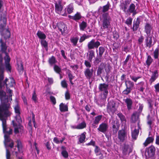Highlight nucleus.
Instances as JSON below:
<instances>
[{"label": "nucleus", "instance_id": "obj_51", "mask_svg": "<svg viewBox=\"0 0 159 159\" xmlns=\"http://www.w3.org/2000/svg\"><path fill=\"white\" fill-rule=\"evenodd\" d=\"M66 73L69 78V80H72L74 79V76L72 75L71 72L70 70H68L67 71Z\"/></svg>", "mask_w": 159, "mask_h": 159}, {"label": "nucleus", "instance_id": "obj_32", "mask_svg": "<svg viewBox=\"0 0 159 159\" xmlns=\"http://www.w3.org/2000/svg\"><path fill=\"white\" fill-rule=\"evenodd\" d=\"M41 44L42 46L47 51L48 50V44L46 40H41Z\"/></svg>", "mask_w": 159, "mask_h": 159}, {"label": "nucleus", "instance_id": "obj_26", "mask_svg": "<svg viewBox=\"0 0 159 159\" xmlns=\"http://www.w3.org/2000/svg\"><path fill=\"white\" fill-rule=\"evenodd\" d=\"M48 61L50 66H52L55 65L57 61L55 57L54 56H52L49 58Z\"/></svg>", "mask_w": 159, "mask_h": 159}, {"label": "nucleus", "instance_id": "obj_57", "mask_svg": "<svg viewBox=\"0 0 159 159\" xmlns=\"http://www.w3.org/2000/svg\"><path fill=\"white\" fill-rule=\"evenodd\" d=\"M20 115V114H16V120L19 124H20V123L22 122V120Z\"/></svg>", "mask_w": 159, "mask_h": 159}, {"label": "nucleus", "instance_id": "obj_15", "mask_svg": "<svg viewBox=\"0 0 159 159\" xmlns=\"http://www.w3.org/2000/svg\"><path fill=\"white\" fill-rule=\"evenodd\" d=\"M145 31L146 33L148 36L145 39V43L146 47H148L149 45V41L148 38V34H149V24L148 23H146L145 26Z\"/></svg>", "mask_w": 159, "mask_h": 159}, {"label": "nucleus", "instance_id": "obj_39", "mask_svg": "<svg viewBox=\"0 0 159 159\" xmlns=\"http://www.w3.org/2000/svg\"><path fill=\"white\" fill-rule=\"evenodd\" d=\"M54 70L57 73L60 74L61 72V68L57 65H54L53 67Z\"/></svg>", "mask_w": 159, "mask_h": 159}, {"label": "nucleus", "instance_id": "obj_50", "mask_svg": "<svg viewBox=\"0 0 159 159\" xmlns=\"http://www.w3.org/2000/svg\"><path fill=\"white\" fill-rule=\"evenodd\" d=\"M132 90V89L126 87L125 89L123 91L122 93L124 95H128L131 93Z\"/></svg>", "mask_w": 159, "mask_h": 159}, {"label": "nucleus", "instance_id": "obj_18", "mask_svg": "<svg viewBox=\"0 0 159 159\" xmlns=\"http://www.w3.org/2000/svg\"><path fill=\"white\" fill-rule=\"evenodd\" d=\"M130 2L129 0H126L124 2L121 3L120 5V9L122 10L124 12H126V10Z\"/></svg>", "mask_w": 159, "mask_h": 159}, {"label": "nucleus", "instance_id": "obj_41", "mask_svg": "<svg viewBox=\"0 0 159 159\" xmlns=\"http://www.w3.org/2000/svg\"><path fill=\"white\" fill-rule=\"evenodd\" d=\"M128 148L129 147L128 145H125L124 146L122 150V153L124 156L126 155L127 154Z\"/></svg>", "mask_w": 159, "mask_h": 159}, {"label": "nucleus", "instance_id": "obj_49", "mask_svg": "<svg viewBox=\"0 0 159 159\" xmlns=\"http://www.w3.org/2000/svg\"><path fill=\"white\" fill-rule=\"evenodd\" d=\"M117 115L122 121H126V120L125 116L121 113H119Z\"/></svg>", "mask_w": 159, "mask_h": 159}, {"label": "nucleus", "instance_id": "obj_5", "mask_svg": "<svg viewBox=\"0 0 159 159\" xmlns=\"http://www.w3.org/2000/svg\"><path fill=\"white\" fill-rule=\"evenodd\" d=\"M2 88H3V87H0V99L2 102V103L0 106H1L3 104H9L10 109V103L8 102V96L6 95L5 92L2 89Z\"/></svg>", "mask_w": 159, "mask_h": 159}, {"label": "nucleus", "instance_id": "obj_45", "mask_svg": "<svg viewBox=\"0 0 159 159\" xmlns=\"http://www.w3.org/2000/svg\"><path fill=\"white\" fill-rule=\"evenodd\" d=\"M9 147L8 146H7L5 147L6 148V157L7 159H10L11 154L9 151L7 149V147ZM19 159H22L20 157H19Z\"/></svg>", "mask_w": 159, "mask_h": 159}, {"label": "nucleus", "instance_id": "obj_55", "mask_svg": "<svg viewBox=\"0 0 159 159\" xmlns=\"http://www.w3.org/2000/svg\"><path fill=\"white\" fill-rule=\"evenodd\" d=\"M6 23L3 22V24H1L0 25V32H2L6 26Z\"/></svg>", "mask_w": 159, "mask_h": 159}, {"label": "nucleus", "instance_id": "obj_20", "mask_svg": "<svg viewBox=\"0 0 159 159\" xmlns=\"http://www.w3.org/2000/svg\"><path fill=\"white\" fill-rule=\"evenodd\" d=\"M102 115H99L95 117L93 123L92 124V126L94 128H96V125L99 124L102 118Z\"/></svg>", "mask_w": 159, "mask_h": 159}, {"label": "nucleus", "instance_id": "obj_36", "mask_svg": "<svg viewBox=\"0 0 159 159\" xmlns=\"http://www.w3.org/2000/svg\"><path fill=\"white\" fill-rule=\"evenodd\" d=\"M81 18L80 13L77 12V13L74 16V20L77 21L80 20Z\"/></svg>", "mask_w": 159, "mask_h": 159}, {"label": "nucleus", "instance_id": "obj_1", "mask_svg": "<svg viewBox=\"0 0 159 159\" xmlns=\"http://www.w3.org/2000/svg\"><path fill=\"white\" fill-rule=\"evenodd\" d=\"M11 114L9 104H3L0 106V120L2 121L3 132L4 134V145L6 147L7 145L12 148L14 146V142L10 138L9 135L12 134V129L7 128L6 124L7 117Z\"/></svg>", "mask_w": 159, "mask_h": 159}, {"label": "nucleus", "instance_id": "obj_37", "mask_svg": "<svg viewBox=\"0 0 159 159\" xmlns=\"http://www.w3.org/2000/svg\"><path fill=\"white\" fill-rule=\"evenodd\" d=\"M6 16V12H5L4 13L1 14V17L0 19L1 20H2L3 22L6 23L7 21V18Z\"/></svg>", "mask_w": 159, "mask_h": 159}, {"label": "nucleus", "instance_id": "obj_62", "mask_svg": "<svg viewBox=\"0 0 159 159\" xmlns=\"http://www.w3.org/2000/svg\"><path fill=\"white\" fill-rule=\"evenodd\" d=\"M65 98L66 100H69L70 98V94L68 91H66L65 93Z\"/></svg>", "mask_w": 159, "mask_h": 159}, {"label": "nucleus", "instance_id": "obj_56", "mask_svg": "<svg viewBox=\"0 0 159 159\" xmlns=\"http://www.w3.org/2000/svg\"><path fill=\"white\" fill-rule=\"evenodd\" d=\"M90 62L89 61H88L85 60L84 61V64L85 66L87 67V68H90L91 67V65L90 63Z\"/></svg>", "mask_w": 159, "mask_h": 159}, {"label": "nucleus", "instance_id": "obj_4", "mask_svg": "<svg viewBox=\"0 0 159 159\" xmlns=\"http://www.w3.org/2000/svg\"><path fill=\"white\" fill-rule=\"evenodd\" d=\"M0 47H1V51L3 53H5L6 54V56L4 57L5 65V66L6 69L7 71L9 72H11V67L9 63L10 59L7 53L6 52V50L7 49V47L6 46V44L4 43L2 40L1 39L0 40Z\"/></svg>", "mask_w": 159, "mask_h": 159}, {"label": "nucleus", "instance_id": "obj_16", "mask_svg": "<svg viewBox=\"0 0 159 159\" xmlns=\"http://www.w3.org/2000/svg\"><path fill=\"white\" fill-rule=\"evenodd\" d=\"M140 17H138L137 18L136 21H134L132 28L133 31H136L139 27V25L140 23Z\"/></svg>", "mask_w": 159, "mask_h": 159}, {"label": "nucleus", "instance_id": "obj_58", "mask_svg": "<svg viewBox=\"0 0 159 159\" xmlns=\"http://www.w3.org/2000/svg\"><path fill=\"white\" fill-rule=\"evenodd\" d=\"M88 38V36H86V35L84 34L81 37L79 40V42L80 43H82L86 39H87Z\"/></svg>", "mask_w": 159, "mask_h": 159}, {"label": "nucleus", "instance_id": "obj_33", "mask_svg": "<svg viewBox=\"0 0 159 159\" xmlns=\"http://www.w3.org/2000/svg\"><path fill=\"white\" fill-rule=\"evenodd\" d=\"M74 6L73 3H70L67 7V11L69 14H70L73 12Z\"/></svg>", "mask_w": 159, "mask_h": 159}, {"label": "nucleus", "instance_id": "obj_46", "mask_svg": "<svg viewBox=\"0 0 159 159\" xmlns=\"http://www.w3.org/2000/svg\"><path fill=\"white\" fill-rule=\"evenodd\" d=\"M94 152L97 156L102 155V153L100 152V149L97 146H95Z\"/></svg>", "mask_w": 159, "mask_h": 159}, {"label": "nucleus", "instance_id": "obj_22", "mask_svg": "<svg viewBox=\"0 0 159 159\" xmlns=\"http://www.w3.org/2000/svg\"><path fill=\"white\" fill-rule=\"evenodd\" d=\"M86 133L85 132H84L80 135L79 138V141L78 142V144H80L84 143L86 138Z\"/></svg>", "mask_w": 159, "mask_h": 159}, {"label": "nucleus", "instance_id": "obj_63", "mask_svg": "<svg viewBox=\"0 0 159 159\" xmlns=\"http://www.w3.org/2000/svg\"><path fill=\"white\" fill-rule=\"evenodd\" d=\"M156 158V155L155 152L150 153V159H155Z\"/></svg>", "mask_w": 159, "mask_h": 159}, {"label": "nucleus", "instance_id": "obj_8", "mask_svg": "<svg viewBox=\"0 0 159 159\" xmlns=\"http://www.w3.org/2000/svg\"><path fill=\"white\" fill-rule=\"evenodd\" d=\"M98 89L100 91L103 92V95L105 98L108 93L109 85L105 83L100 84L98 86Z\"/></svg>", "mask_w": 159, "mask_h": 159}, {"label": "nucleus", "instance_id": "obj_43", "mask_svg": "<svg viewBox=\"0 0 159 159\" xmlns=\"http://www.w3.org/2000/svg\"><path fill=\"white\" fill-rule=\"evenodd\" d=\"M99 55L100 57H102L103 53L105 51V49L104 47H100L99 48Z\"/></svg>", "mask_w": 159, "mask_h": 159}, {"label": "nucleus", "instance_id": "obj_31", "mask_svg": "<svg viewBox=\"0 0 159 159\" xmlns=\"http://www.w3.org/2000/svg\"><path fill=\"white\" fill-rule=\"evenodd\" d=\"M87 26V23L84 21H82L80 24L79 27L81 30L84 31Z\"/></svg>", "mask_w": 159, "mask_h": 159}, {"label": "nucleus", "instance_id": "obj_48", "mask_svg": "<svg viewBox=\"0 0 159 159\" xmlns=\"http://www.w3.org/2000/svg\"><path fill=\"white\" fill-rule=\"evenodd\" d=\"M103 69V67L102 66H100L98 67L97 72V75L98 76H101V74L102 73Z\"/></svg>", "mask_w": 159, "mask_h": 159}, {"label": "nucleus", "instance_id": "obj_47", "mask_svg": "<svg viewBox=\"0 0 159 159\" xmlns=\"http://www.w3.org/2000/svg\"><path fill=\"white\" fill-rule=\"evenodd\" d=\"M132 20L133 19L131 17H129L127 19L125 23L128 26H129L130 25H131Z\"/></svg>", "mask_w": 159, "mask_h": 159}, {"label": "nucleus", "instance_id": "obj_3", "mask_svg": "<svg viewBox=\"0 0 159 159\" xmlns=\"http://www.w3.org/2000/svg\"><path fill=\"white\" fill-rule=\"evenodd\" d=\"M100 18L101 23V29L103 30L111 26L112 19L109 13H104L100 16Z\"/></svg>", "mask_w": 159, "mask_h": 159}, {"label": "nucleus", "instance_id": "obj_52", "mask_svg": "<svg viewBox=\"0 0 159 159\" xmlns=\"http://www.w3.org/2000/svg\"><path fill=\"white\" fill-rule=\"evenodd\" d=\"M153 55L155 59H157L159 56V50L158 49H156L153 52Z\"/></svg>", "mask_w": 159, "mask_h": 159}, {"label": "nucleus", "instance_id": "obj_28", "mask_svg": "<svg viewBox=\"0 0 159 159\" xmlns=\"http://www.w3.org/2000/svg\"><path fill=\"white\" fill-rule=\"evenodd\" d=\"M59 109L61 112L67 111H68V106L66 105L61 103L59 105Z\"/></svg>", "mask_w": 159, "mask_h": 159}, {"label": "nucleus", "instance_id": "obj_10", "mask_svg": "<svg viewBox=\"0 0 159 159\" xmlns=\"http://www.w3.org/2000/svg\"><path fill=\"white\" fill-rule=\"evenodd\" d=\"M138 129L135 128V125L134 124L131 125L132 137L134 140L136 139L138 137L139 133V129H140V126L139 124V123H138Z\"/></svg>", "mask_w": 159, "mask_h": 159}, {"label": "nucleus", "instance_id": "obj_23", "mask_svg": "<svg viewBox=\"0 0 159 159\" xmlns=\"http://www.w3.org/2000/svg\"><path fill=\"white\" fill-rule=\"evenodd\" d=\"M125 102L126 104L128 109L129 110L131 108L133 102L132 100L129 98H127L125 99H124Z\"/></svg>", "mask_w": 159, "mask_h": 159}, {"label": "nucleus", "instance_id": "obj_25", "mask_svg": "<svg viewBox=\"0 0 159 159\" xmlns=\"http://www.w3.org/2000/svg\"><path fill=\"white\" fill-rule=\"evenodd\" d=\"M88 59L90 62H92V59L95 57V52L93 50H89L87 53Z\"/></svg>", "mask_w": 159, "mask_h": 159}, {"label": "nucleus", "instance_id": "obj_44", "mask_svg": "<svg viewBox=\"0 0 159 159\" xmlns=\"http://www.w3.org/2000/svg\"><path fill=\"white\" fill-rule=\"evenodd\" d=\"M102 57H100L98 55V56L96 57L95 59V60L94 61V63L96 64H98L101 61Z\"/></svg>", "mask_w": 159, "mask_h": 159}, {"label": "nucleus", "instance_id": "obj_7", "mask_svg": "<svg viewBox=\"0 0 159 159\" xmlns=\"http://www.w3.org/2000/svg\"><path fill=\"white\" fill-rule=\"evenodd\" d=\"M100 42L98 41H95L94 39L91 40L88 43L87 47L89 50H92L95 48H98L100 45Z\"/></svg>", "mask_w": 159, "mask_h": 159}, {"label": "nucleus", "instance_id": "obj_40", "mask_svg": "<svg viewBox=\"0 0 159 159\" xmlns=\"http://www.w3.org/2000/svg\"><path fill=\"white\" fill-rule=\"evenodd\" d=\"M86 126V124L84 122H83L79 124L76 127V128L77 129H82L85 128Z\"/></svg>", "mask_w": 159, "mask_h": 159}, {"label": "nucleus", "instance_id": "obj_42", "mask_svg": "<svg viewBox=\"0 0 159 159\" xmlns=\"http://www.w3.org/2000/svg\"><path fill=\"white\" fill-rule=\"evenodd\" d=\"M129 77L131 80L135 82H136L139 79L141 78V76H135L132 75H130Z\"/></svg>", "mask_w": 159, "mask_h": 159}, {"label": "nucleus", "instance_id": "obj_6", "mask_svg": "<svg viewBox=\"0 0 159 159\" xmlns=\"http://www.w3.org/2000/svg\"><path fill=\"white\" fill-rule=\"evenodd\" d=\"M111 5L109 2L106 5L103 7H100L98 10V13L100 16H102L104 13H108L107 12L109 10Z\"/></svg>", "mask_w": 159, "mask_h": 159}, {"label": "nucleus", "instance_id": "obj_60", "mask_svg": "<svg viewBox=\"0 0 159 159\" xmlns=\"http://www.w3.org/2000/svg\"><path fill=\"white\" fill-rule=\"evenodd\" d=\"M61 154L62 156L65 158H66L68 157V154L66 150H63L61 152Z\"/></svg>", "mask_w": 159, "mask_h": 159}, {"label": "nucleus", "instance_id": "obj_35", "mask_svg": "<svg viewBox=\"0 0 159 159\" xmlns=\"http://www.w3.org/2000/svg\"><path fill=\"white\" fill-rule=\"evenodd\" d=\"M17 143V147L18 148V151L19 152H21L22 151V145L21 143V141L20 140H17V141H16Z\"/></svg>", "mask_w": 159, "mask_h": 159}, {"label": "nucleus", "instance_id": "obj_2", "mask_svg": "<svg viewBox=\"0 0 159 159\" xmlns=\"http://www.w3.org/2000/svg\"><path fill=\"white\" fill-rule=\"evenodd\" d=\"M3 58L2 54L0 53V87H3L5 88L6 86L8 92L9 93V98H11V100L12 91L9 88L14 87L15 85V82L13 78L11 77L6 78L3 81L4 78L3 73L4 70V65L3 64Z\"/></svg>", "mask_w": 159, "mask_h": 159}, {"label": "nucleus", "instance_id": "obj_61", "mask_svg": "<svg viewBox=\"0 0 159 159\" xmlns=\"http://www.w3.org/2000/svg\"><path fill=\"white\" fill-rule=\"evenodd\" d=\"M6 35L4 36V38L5 39H7L9 38L10 37V31L8 29L6 30Z\"/></svg>", "mask_w": 159, "mask_h": 159}, {"label": "nucleus", "instance_id": "obj_14", "mask_svg": "<svg viewBox=\"0 0 159 159\" xmlns=\"http://www.w3.org/2000/svg\"><path fill=\"white\" fill-rule=\"evenodd\" d=\"M62 9L63 7L60 2L55 3V11L56 13L58 14H61Z\"/></svg>", "mask_w": 159, "mask_h": 159}, {"label": "nucleus", "instance_id": "obj_12", "mask_svg": "<svg viewBox=\"0 0 159 159\" xmlns=\"http://www.w3.org/2000/svg\"><path fill=\"white\" fill-rule=\"evenodd\" d=\"M127 135V133L124 130H120L118 132V138L120 141L123 142L126 138Z\"/></svg>", "mask_w": 159, "mask_h": 159}, {"label": "nucleus", "instance_id": "obj_17", "mask_svg": "<svg viewBox=\"0 0 159 159\" xmlns=\"http://www.w3.org/2000/svg\"><path fill=\"white\" fill-rule=\"evenodd\" d=\"M57 26L58 30L61 32L62 34L67 30V28L66 25L63 23H58Z\"/></svg>", "mask_w": 159, "mask_h": 159}, {"label": "nucleus", "instance_id": "obj_29", "mask_svg": "<svg viewBox=\"0 0 159 159\" xmlns=\"http://www.w3.org/2000/svg\"><path fill=\"white\" fill-rule=\"evenodd\" d=\"M152 74L150 80L152 83L154 82L158 77V74L157 71V70H155L154 72H152Z\"/></svg>", "mask_w": 159, "mask_h": 159}, {"label": "nucleus", "instance_id": "obj_54", "mask_svg": "<svg viewBox=\"0 0 159 159\" xmlns=\"http://www.w3.org/2000/svg\"><path fill=\"white\" fill-rule=\"evenodd\" d=\"M32 99L35 102H37L38 98L37 97V95L35 91H34L33 94L32 95Z\"/></svg>", "mask_w": 159, "mask_h": 159}, {"label": "nucleus", "instance_id": "obj_27", "mask_svg": "<svg viewBox=\"0 0 159 159\" xmlns=\"http://www.w3.org/2000/svg\"><path fill=\"white\" fill-rule=\"evenodd\" d=\"M125 85L126 87L132 90L134 86V84L133 82L131 80H126L125 81Z\"/></svg>", "mask_w": 159, "mask_h": 159}, {"label": "nucleus", "instance_id": "obj_34", "mask_svg": "<svg viewBox=\"0 0 159 159\" xmlns=\"http://www.w3.org/2000/svg\"><path fill=\"white\" fill-rule=\"evenodd\" d=\"M70 42L73 43V45L75 46L77 45V43L79 40V38L78 37H74L71 38L70 39Z\"/></svg>", "mask_w": 159, "mask_h": 159}, {"label": "nucleus", "instance_id": "obj_21", "mask_svg": "<svg viewBox=\"0 0 159 159\" xmlns=\"http://www.w3.org/2000/svg\"><path fill=\"white\" fill-rule=\"evenodd\" d=\"M112 125L113 132L114 133H116L119 129L120 124L118 121H114Z\"/></svg>", "mask_w": 159, "mask_h": 159}, {"label": "nucleus", "instance_id": "obj_19", "mask_svg": "<svg viewBox=\"0 0 159 159\" xmlns=\"http://www.w3.org/2000/svg\"><path fill=\"white\" fill-rule=\"evenodd\" d=\"M139 114L137 112H134L131 116V122L135 123L136 121H138V123H139Z\"/></svg>", "mask_w": 159, "mask_h": 159}, {"label": "nucleus", "instance_id": "obj_11", "mask_svg": "<svg viewBox=\"0 0 159 159\" xmlns=\"http://www.w3.org/2000/svg\"><path fill=\"white\" fill-rule=\"evenodd\" d=\"M109 128V125L107 123L102 122L100 124L97 129L98 130L104 134H106Z\"/></svg>", "mask_w": 159, "mask_h": 159}, {"label": "nucleus", "instance_id": "obj_53", "mask_svg": "<svg viewBox=\"0 0 159 159\" xmlns=\"http://www.w3.org/2000/svg\"><path fill=\"white\" fill-rule=\"evenodd\" d=\"M15 112L17 114H20V108L18 105H16L14 107Z\"/></svg>", "mask_w": 159, "mask_h": 159}, {"label": "nucleus", "instance_id": "obj_38", "mask_svg": "<svg viewBox=\"0 0 159 159\" xmlns=\"http://www.w3.org/2000/svg\"><path fill=\"white\" fill-rule=\"evenodd\" d=\"M18 66L17 69L20 72H22L23 70V68L22 63L21 62L17 64Z\"/></svg>", "mask_w": 159, "mask_h": 159}, {"label": "nucleus", "instance_id": "obj_64", "mask_svg": "<svg viewBox=\"0 0 159 159\" xmlns=\"http://www.w3.org/2000/svg\"><path fill=\"white\" fill-rule=\"evenodd\" d=\"M50 99L51 102L53 103V104L54 105L56 103V100L55 98L52 96H50Z\"/></svg>", "mask_w": 159, "mask_h": 159}, {"label": "nucleus", "instance_id": "obj_13", "mask_svg": "<svg viewBox=\"0 0 159 159\" xmlns=\"http://www.w3.org/2000/svg\"><path fill=\"white\" fill-rule=\"evenodd\" d=\"M93 69H90L89 68H86L84 71V75L86 78L89 80L92 77L93 75Z\"/></svg>", "mask_w": 159, "mask_h": 159}, {"label": "nucleus", "instance_id": "obj_24", "mask_svg": "<svg viewBox=\"0 0 159 159\" xmlns=\"http://www.w3.org/2000/svg\"><path fill=\"white\" fill-rule=\"evenodd\" d=\"M135 8V5L133 3H132L130 5L128 9V12L130 13H133V15H134L136 13Z\"/></svg>", "mask_w": 159, "mask_h": 159}, {"label": "nucleus", "instance_id": "obj_9", "mask_svg": "<svg viewBox=\"0 0 159 159\" xmlns=\"http://www.w3.org/2000/svg\"><path fill=\"white\" fill-rule=\"evenodd\" d=\"M116 103L113 100L110 101L107 105V111L109 113L113 114L116 110Z\"/></svg>", "mask_w": 159, "mask_h": 159}, {"label": "nucleus", "instance_id": "obj_59", "mask_svg": "<svg viewBox=\"0 0 159 159\" xmlns=\"http://www.w3.org/2000/svg\"><path fill=\"white\" fill-rule=\"evenodd\" d=\"M61 85L62 87L64 88H67V84L66 82V81L65 80H63L61 81Z\"/></svg>", "mask_w": 159, "mask_h": 159}, {"label": "nucleus", "instance_id": "obj_30", "mask_svg": "<svg viewBox=\"0 0 159 159\" xmlns=\"http://www.w3.org/2000/svg\"><path fill=\"white\" fill-rule=\"evenodd\" d=\"M37 35L39 39L42 40H44L46 38V35L42 32L39 30L38 31Z\"/></svg>", "mask_w": 159, "mask_h": 159}]
</instances>
